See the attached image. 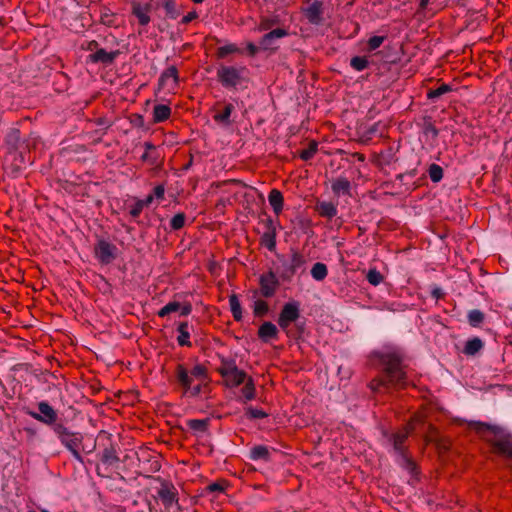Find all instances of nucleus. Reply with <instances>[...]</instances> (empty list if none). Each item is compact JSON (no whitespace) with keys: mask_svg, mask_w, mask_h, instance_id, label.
<instances>
[{"mask_svg":"<svg viewBox=\"0 0 512 512\" xmlns=\"http://www.w3.org/2000/svg\"><path fill=\"white\" fill-rule=\"evenodd\" d=\"M386 36H373L368 40V50L373 51L379 48L385 41Z\"/></svg>","mask_w":512,"mask_h":512,"instance_id":"55","label":"nucleus"},{"mask_svg":"<svg viewBox=\"0 0 512 512\" xmlns=\"http://www.w3.org/2000/svg\"><path fill=\"white\" fill-rule=\"evenodd\" d=\"M160 487L157 489L156 499H159L164 506L165 510H170L173 506H177V510H180L179 506V493L175 485L165 479L158 478Z\"/></svg>","mask_w":512,"mask_h":512,"instance_id":"6","label":"nucleus"},{"mask_svg":"<svg viewBox=\"0 0 512 512\" xmlns=\"http://www.w3.org/2000/svg\"><path fill=\"white\" fill-rule=\"evenodd\" d=\"M153 199L154 195L149 194L145 199L139 201L143 204L144 207H147L153 202Z\"/></svg>","mask_w":512,"mask_h":512,"instance_id":"64","label":"nucleus"},{"mask_svg":"<svg viewBox=\"0 0 512 512\" xmlns=\"http://www.w3.org/2000/svg\"><path fill=\"white\" fill-rule=\"evenodd\" d=\"M190 374L192 376V379L196 378L204 380L207 378V368L202 364H198L193 367V369L190 371Z\"/></svg>","mask_w":512,"mask_h":512,"instance_id":"52","label":"nucleus"},{"mask_svg":"<svg viewBox=\"0 0 512 512\" xmlns=\"http://www.w3.org/2000/svg\"><path fill=\"white\" fill-rule=\"evenodd\" d=\"M290 256V260H286L284 256H277L281 261L278 268L279 277L284 282H290L299 269L305 270L306 258L298 249L290 248Z\"/></svg>","mask_w":512,"mask_h":512,"instance_id":"3","label":"nucleus"},{"mask_svg":"<svg viewBox=\"0 0 512 512\" xmlns=\"http://www.w3.org/2000/svg\"><path fill=\"white\" fill-rule=\"evenodd\" d=\"M53 431L57 434L61 443L72 453L73 457L83 463V457L80 452L83 436L78 432H71L63 424L55 425Z\"/></svg>","mask_w":512,"mask_h":512,"instance_id":"4","label":"nucleus"},{"mask_svg":"<svg viewBox=\"0 0 512 512\" xmlns=\"http://www.w3.org/2000/svg\"><path fill=\"white\" fill-rule=\"evenodd\" d=\"M180 307H181V304L179 302H176V301L169 302L159 310L158 316L165 317L172 312L178 311L180 309Z\"/></svg>","mask_w":512,"mask_h":512,"instance_id":"48","label":"nucleus"},{"mask_svg":"<svg viewBox=\"0 0 512 512\" xmlns=\"http://www.w3.org/2000/svg\"><path fill=\"white\" fill-rule=\"evenodd\" d=\"M171 108L168 105L158 104L153 108V122L160 123L169 119Z\"/></svg>","mask_w":512,"mask_h":512,"instance_id":"25","label":"nucleus"},{"mask_svg":"<svg viewBox=\"0 0 512 512\" xmlns=\"http://www.w3.org/2000/svg\"><path fill=\"white\" fill-rule=\"evenodd\" d=\"M416 420H418L417 417L412 418L409 421V423L406 425V427H404L401 431L394 433L392 435L394 449L396 451H398L399 453H401L402 455L405 454V448L403 445H404L405 441L407 440L410 432L414 430V422Z\"/></svg>","mask_w":512,"mask_h":512,"instance_id":"15","label":"nucleus"},{"mask_svg":"<svg viewBox=\"0 0 512 512\" xmlns=\"http://www.w3.org/2000/svg\"><path fill=\"white\" fill-rule=\"evenodd\" d=\"M246 49L251 57H254L258 53V51L261 50L260 45L256 46L252 42L247 43Z\"/></svg>","mask_w":512,"mask_h":512,"instance_id":"60","label":"nucleus"},{"mask_svg":"<svg viewBox=\"0 0 512 512\" xmlns=\"http://www.w3.org/2000/svg\"><path fill=\"white\" fill-rule=\"evenodd\" d=\"M369 365L380 371L368 384L373 392L384 389H402L407 384L404 354L396 348L374 350L368 355Z\"/></svg>","mask_w":512,"mask_h":512,"instance_id":"1","label":"nucleus"},{"mask_svg":"<svg viewBox=\"0 0 512 512\" xmlns=\"http://www.w3.org/2000/svg\"><path fill=\"white\" fill-rule=\"evenodd\" d=\"M100 22L108 27L115 23V14L108 8H104L101 12Z\"/></svg>","mask_w":512,"mask_h":512,"instance_id":"46","label":"nucleus"},{"mask_svg":"<svg viewBox=\"0 0 512 512\" xmlns=\"http://www.w3.org/2000/svg\"><path fill=\"white\" fill-rule=\"evenodd\" d=\"M404 462H405V468L411 473L416 474L417 473V465L416 463L409 457H407L405 454L403 455Z\"/></svg>","mask_w":512,"mask_h":512,"instance_id":"57","label":"nucleus"},{"mask_svg":"<svg viewBox=\"0 0 512 512\" xmlns=\"http://www.w3.org/2000/svg\"><path fill=\"white\" fill-rule=\"evenodd\" d=\"M483 346L482 340L478 337H474L466 342L463 353L468 356H473L478 353Z\"/></svg>","mask_w":512,"mask_h":512,"instance_id":"30","label":"nucleus"},{"mask_svg":"<svg viewBox=\"0 0 512 512\" xmlns=\"http://www.w3.org/2000/svg\"><path fill=\"white\" fill-rule=\"evenodd\" d=\"M38 410L39 412L27 411V414L41 423L52 426V428L59 424L57 422V412L47 402L38 403Z\"/></svg>","mask_w":512,"mask_h":512,"instance_id":"8","label":"nucleus"},{"mask_svg":"<svg viewBox=\"0 0 512 512\" xmlns=\"http://www.w3.org/2000/svg\"><path fill=\"white\" fill-rule=\"evenodd\" d=\"M366 278L368 282L374 286L380 284L384 279L383 275L376 269H370L366 275Z\"/></svg>","mask_w":512,"mask_h":512,"instance_id":"50","label":"nucleus"},{"mask_svg":"<svg viewBox=\"0 0 512 512\" xmlns=\"http://www.w3.org/2000/svg\"><path fill=\"white\" fill-rule=\"evenodd\" d=\"M239 49L235 44H228L217 49V57L224 58L229 54L238 52Z\"/></svg>","mask_w":512,"mask_h":512,"instance_id":"53","label":"nucleus"},{"mask_svg":"<svg viewBox=\"0 0 512 512\" xmlns=\"http://www.w3.org/2000/svg\"><path fill=\"white\" fill-rule=\"evenodd\" d=\"M141 468L145 472L153 473V472H157L160 470L161 464H160L157 456L148 455V458L142 462Z\"/></svg>","mask_w":512,"mask_h":512,"instance_id":"34","label":"nucleus"},{"mask_svg":"<svg viewBox=\"0 0 512 512\" xmlns=\"http://www.w3.org/2000/svg\"><path fill=\"white\" fill-rule=\"evenodd\" d=\"M250 458L252 460L262 459L264 461L270 460V452L264 445H256L250 451Z\"/></svg>","mask_w":512,"mask_h":512,"instance_id":"31","label":"nucleus"},{"mask_svg":"<svg viewBox=\"0 0 512 512\" xmlns=\"http://www.w3.org/2000/svg\"><path fill=\"white\" fill-rule=\"evenodd\" d=\"M317 151H318V143L316 141H311V142H309L308 147L306 149H303L299 153V157L304 161H308L315 156Z\"/></svg>","mask_w":512,"mask_h":512,"instance_id":"39","label":"nucleus"},{"mask_svg":"<svg viewBox=\"0 0 512 512\" xmlns=\"http://www.w3.org/2000/svg\"><path fill=\"white\" fill-rule=\"evenodd\" d=\"M269 203L276 215H279L283 210L284 198L282 193L277 189H272L268 195Z\"/></svg>","mask_w":512,"mask_h":512,"instance_id":"21","label":"nucleus"},{"mask_svg":"<svg viewBox=\"0 0 512 512\" xmlns=\"http://www.w3.org/2000/svg\"><path fill=\"white\" fill-rule=\"evenodd\" d=\"M198 17L196 11H192V12H189L187 15H185L182 20H181V23L182 24H188L190 23L192 20L196 19Z\"/></svg>","mask_w":512,"mask_h":512,"instance_id":"61","label":"nucleus"},{"mask_svg":"<svg viewBox=\"0 0 512 512\" xmlns=\"http://www.w3.org/2000/svg\"><path fill=\"white\" fill-rule=\"evenodd\" d=\"M143 208V204L137 200L136 203L131 207L129 213L133 218H137L141 214Z\"/></svg>","mask_w":512,"mask_h":512,"instance_id":"58","label":"nucleus"},{"mask_svg":"<svg viewBox=\"0 0 512 512\" xmlns=\"http://www.w3.org/2000/svg\"><path fill=\"white\" fill-rule=\"evenodd\" d=\"M246 67L220 66L217 70V79L225 88H236L246 80L244 74Z\"/></svg>","mask_w":512,"mask_h":512,"instance_id":"5","label":"nucleus"},{"mask_svg":"<svg viewBox=\"0 0 512 512\" xmlns=\"http://www.w3.org/2000/svg\"><path fill=\"white\" fill-rule=\"evenodd\" d=\"M170 78L173 79V81L176 85L178 84V82H179L178 69L174 65L169 66L162 72V74L158 80L159 88L160 89L164 88L167 80Z\"/></svg>","mask_w":512,"mask_h":512,"instance_id":"26","label":"nucleus"},{"mask_svg":"<svg viewBox=\"0 0 512 512\" xmlns=\"http://www.w3.org/2000/svg\"><path fill=\"white\" fill-rule=\"evenodd\" d=\"M258 337L265 343L278 337V329L272 322H264L258 329Z\"/></svg>","mask_w":512,"mask_h":512,"instance_id":"17","label":"nucleus"},{"mask_svg":"<svg viewBox=\"0 0 512 512\" xmlns=\"http://www.w3.org/2000/svg\"><path fill=\"white\" fill-rule=\"evenodd\" d=\"M301 12L310 24L320 25L323 22V1L315 0L307 7H301Z\"/></svg>","mask_w":512,"mask_h":512,"instance_id":"12","label":"nucleus"},{"mask_svg":"<svg viewBox=\"0 0 512 512\" xmlns=\"http://www.w3.org/2000/svg\"><path fill=\"white\" fill-rule=\"evenodd\" d=\"M451 90L452 89L448 84L443 83L438 88L429 90V92L427 93V97H428V99L433 100V99H436V98L442 96L443 94H445L447 92H450Z\"/></svg>","mask_w":512,"mask_h":512,"instance_id":"45","label":"nucleus"},{"mask_svg":"<svg viewBox=\"0 0 512 512\" xmlns=\"http://www.w3.org/2000/svg\"><path fill=\"white\" fill-rule=\"evenodd\" d=\"M432 296L435 298V299H441L444 297L445 293L442 291L441 288L439 287H436L432 290L431 292Z\"/></svg>","mask_w":512,"mask_h":512,"instance_id":"63","label":"nucleus"},{"mask_svg":"<svg viewBox=\"0 0 512 512\" xmlns=\"http://www.w3.org/2000/svg\"><path fill=\"white\" fill-rule=\"evenodd\" d=\"M121 54L120 50L107 52L105 49H97L94 53L88 55V61L91 63H101L103 65H111L115 59Z\"/></svg>","mask_w":512,"mask_h":512,"instance_id":"14","label":"nucleus"},{"mask_svg":"<svg viewBox=\"0 0 512 512\" xmlns=\"http://www.w3.org/2000/svg\"><path fill=\"white\" fill-rule=\"evenodd\" d=\"M259 285L261 295L265 298H271L275 295L280 283L276 274L270 270L260 276Z\"/></svg>","mask_w":512,"mask_h":512,"instance_id":"11","label":"nucleus"},{"mask_svg":"<svg viewBox=\"0 0 512 512\" xmlns=\"http://www.w3.org/2000/svg\"><path fill=\"white\" fill-rule=\"evenodd\" d=\"M116 252L117 247L104 239L98 240L94 247L96 258L101 264L105 265L110 264L116 259Z\"/></svg>","mask_w":512,"mask_h":512,"instance_id":"9","label":"nucleus"},{"mask_svg":"<svg viewBox=\"0 0 512 512\" xmlns=\"http://www.w3.org/2000/svg\"><path fill=\"white\" fill-rule=\"evenodd\" d=\"M328 270L324 263L317 262L312 266L311 275L317 281H322L327 277Z\"/></svg>","mask_w":512,"mask_h":512,"instance_id":"37","label":"nucleus"},{"mask_svg":"<svg viewBox=\"0 0 512 512\" xmlns=\"http://www.w3.org/2000/svg\"><path fill=\"white\" fill-rule=\"evenodd\" d=\"M245 415L250 419H263L268 417V414L265 411L253 407H248Z\"/></svg>","mask_w":512,"mask_h":512,"instance_id":"54","label":"nucleus"},{"mask_svg":"<svg viewBox=\"0 0 512 512\" xmlns=\"http://www.w3.org/2000/svg\"><path fill=\"white\" fill-rule=\"evenodd\" d=\"M181 315L187 316L192 311V305L190 303H185L184 305H181Z\"/></svg>","mask_w":512,"mask_h":512,"instance_id":"62","label":"nucleus"},{"mask_svg":"<svg viewBox=\"0 0 512 512\" xmlns=\"http://www.w3.org/2000/svg\"><path fill=\"white\" fill-rule=\"evenodd\" d=\"M101 461L103 464L108 466L115 465L120 461L114 445L110 444L108 447H105L101 456Z\"/></svg>","mask_w":512,"mask_h":512,"instance_id":"24","label":"nucleus"},{"mask_svg":"<svg viewBox=\"0 0 512 512\" xmlns=\"http://www.w3.org/2000/svg\"><path fill=\"white\" fill-rule=\"evenodd\" d=\"M175 377L179 385L183 388L184 393L190 391L193 379L190 372L183 364H177Z\"/></svg>","mask_w":512,"mask_h":512,"instance_id":"16","label":"nucleus"},{"mask_svg":"<svg viewBox=\"0 0 512 512\" xmlns=\"http://www.w3.org/2000/svg\"><path fill=\"white\" fill-rule=\"evenodd\" d=\"M350 65L357 71L366 69L369 65V61L365 56H355L350 60Z\"/></svg>","mask_w":512,"mask_h":512,"instance_id":"43","label":"nucleus"},{"mask_svg":"<svg viewBox=\"0 0 512 512\" xmlns=\"http://www.w3.org/2000/svg\"><path fill=\"white\" fill-rule=\"evenodd\" d=\"M162 6L165 9L166 16L171 19H176L181 14L175 0H162Z\"/></svg>","mask_w":512,"mask_h":512,"instance_id":"35","label":"nucleus"},{"mask_svg":"<svg viewBox=\"0 0 512 512\" xmlns=\"http://www.w3.org/2000/svg\"><path fill=\"white\" fill-rule=\"evenodd\" d=\"M264 225L265 231L260 237V244L266 247L269 251L274 252L276 250V227L274 221L270 216H266L261 220Z\"/></svg>","mask_w":512,"mask_h":512,"instance_id":"10","label":"nucleus"},{"mask_svg":"<svg viewBox=\"0 0 512 512\" xmlns=\"http://www.w3.org/2000/svg\"><path fill=\"white\" fill-rule=\"evenodd\" d=\"M229 304H230V309H231L234 320L241 321L242 320V308H241L240 301L236 294H232L229 296Z\"/></svg>","mask_w":512,"mask_h":512,"instance_id":"32","label":"nucleus"},{"mask_svg":"<svg viewBox=\"0 0 512 512\" xmlns=\"http://www.w3.org/2000/svg\"><path fill=\"white\" fill-rule=\"evenodd\" d=\"M247 374L243 370H239L236 367V371H233L229 376H224V382L227 387H237L245 382Z\"/></svg>","mask_w":512,"mask_h":512,"instance_id":"20","label":"nucleus"},{"mask_svg":"<svg viewBox=\"0 0 512 512\" xmlns=\"http://www.w3.org/2000/svg\"><path fill=\"white\" fill-rule=\"evenodd\" d=\"M165 193V187L163 184H159L154 187L152 195L156 197L157 199H163Z\"/></svg>","mask_w":512,"mask_h":512,"instance_id":"59","label":"nucleus"},{"mask_svg":"<svg viewBox=\"0 0 512 512\" xmlns=\"http://www.w3.org/2000/svg\"><path fill=\"white\" fill-rule=\"evenodd\" d=\"M269 311L268 303L264 300H257L254 304V315L256 317H263Z\"/></svg>","mask_w":512,"mask_h":512,"instance_id":"49","label":"nucleus"},{"mask_svg":"<svg viewBox=\"0 0 512 512\" xmlns=\"http://www.w3.org/2000/svg\"><path fill=\"white\" fill-rule=\"evenodd\" d=\"M234 110V106L231 103H227L221 113H217L213 116V120L219 124L225 126L231 125L230 116Z\"/></svg>","mask_w":512,"mask_h":512,"instance_id":"28","label":"nucleus"},{"mask_svg":"<svg viewBox=\"0 0 512 512\" xmlns=\"http://www.w3.org/2000/svg\"><path fill=\"white\" fill-rule=\"evenodd\" d=\"M288 35V31L284 28H276L263 35L260 39V48L263 51L275 52L278 49L276 40Z\"/></svg>","mask_w":512,"mask_h":512,"instance_id":"13","label":"nucleus"},{"mask_svg":"<svg viewBox=\"0 0 512 512\" xmlns=\"http://www.w3.org/2000/svg\"><path fill=\"white\" fill-rule=\"evenodd\" d=\"M422 130L425 135L431 134L432 139H436L439 134V130L436 128L430 117L423 119Z\"/></svg>","mask_w":512,"mask_h":512,"instance_id":"40","label":"nucleus"},{"mask_svg":"<svg viewBox=\"0 0 512 512\" xmlns=\"http://www.w3.org/2000/svg\"><path fill=\"white\" fill-rule=\"evenodd\" d=\"M300 318V309H299V303L294 302H288L285 303L279 313L277 323L279 327L284 331L287 330L288 327L292 323H295Z\"/></svg>","mask_w":512,"mask_h":512,"instance_id":"7","label":"nucleus"},{"mask_svg":"<svg viewBox=\"0 0 512 512\" xmlns=\"http://www.w3.org/2000/svg\"><path fill=\"white\" fill-rule=\"evenodd\" d=\"M294 324L295 325L293 328L288 327L287 330H284V332L286 333L287 337L292 338L294 340H299L302 338L305 332V323L295 322Z\"/></svg>","mask_w":512,"mask_h":512,"instance_id":"36","label":"nucleus"},{"mask_svg":"<svg viewBox=\"0 0 512 512\" xmlns=\"http://www.w3.org/2000/svg\"><path fill=\"white\" fill-rule=\"evenodd\" d=\"M428 174L431 181L437 183L443 178V169L440 165L432 163L428 168Z\"/></svg>","mask_w":512,"mask_h":512,"instance_id":"42","label":"nucleus"},{"mask_svg":"<svg viewBox=\"0 0 512 512\" xmlns=\"http://www.w3.org/2000/svg\"><path fill=\"white\" fill-rule=\"evenodd\" d=\"M317 213L324 218L332 219L337 214V208L332 202H318L315 206Z\"/></svg>","mask_w":512,"mask_h":512,"instance_id":"22","label":"nucleus"},{"mask_svg":"<svg viewBox=\"0 0 512 512\" xmlns=\"http://www.w3.org/2000/svg\"><path fill=\"white\" fill-rule=\"evenodd\" d=\"M236 362L234 359H228L225 357H221L220 366L217 367V372L222 376H229L233 371H236Z\"/></svg>","mask_w":512,"mask_h":512,"instance_id":"29","label":"nucleus"},{"mask_svg":"<svg viewBox=\"0 0 512 512\" xmlns=\"http://www.w3.org/2000/svg\"><path fill=\"white\" fill-rule=\"evenodd\" d=\"M331 189L333 193L337 196L339 195H351V183L345 177H339L334 179L331 184Z\"/></svg>","mask_w":512,"mask_h":512,"instance_id":"19","label":"nucleus"},{"mask_svg":"<svg viewBox=\"0 0 512 512\" xmlns=\"http://www.w3.org/2000/svg\"><path fill=\"white\" fill-rule=\"evenodd\" d=\"M177 331L179 333L177 337V342L180 346H191L190 342V332H189V324L188 322H180L177 327Z\"/></svg>","mask_w":512,"mask_h":512,"instance_id":"27","label":"nucleus"},{"mask_svg":"<svg viewBox=\"0 0 512 512\" xmlns=\"http://www.w3.org/2000/svg\"><path fill=\"white\" fill-rule=\"evenodd\" d=\"M468 426L490 445L492 453L512 458V433L501 426L480 421H470Z\"/></svg>","mask_w":512,"mask_h":512,"instance_id":"2","label":"nucleus"},{"mask_svg":"<svg viewBox=\"0 0 512 512\" xmlns=\"http://www.w3.org/2000/svg\"><path fill=\"white\" fill-rule=\"evenodd\" d=\"M485 319V315L480 310L474 309L468 313V322L472 327H479Z\"/></svg>","mask_w":512,"mask_h":512,"instance_id":"41","label":"nucleus"},{"mask_svg":"<svg viewBox=\"0 0 512 512\" xmlns=\"http://www.w3.org/2000/svg\"><path fill=\"white\" fill-rule=\"evenodd\" d=\"M276 23L275 20L273 19H269V18H262L260 23H259V26H258V29L260 31H267V30H270L273 25Z\"/></svg>","mask_w":512,"mask_h":512,"instance_id":"56","label":"nucleus"},{"mask_svg":"<svg viewBox=\"0 0 512 512\" xmlns=\"http://www.w3.org/2000/svg\"><path fill=\"white\" fill-rule=\"evenodd\" d=\"M186 221V215L184 213H177L170 221V227L172 230H180L184 227Z\"/></svg>","mask_w":512,"mask_h":512,"instance_id":"47","label":"nucleus"},{"mask_svg":"<svg viewBox=\"0 0 512 512\" xmlns=\"http://www.w3.org/2000/svg\"><path fill=\"white\" fill-rule=\"evenodd\" d=\"M132 14L138 19V23L141 26H146L150 22V16L147 14V10L145 7H142L141 3L133 2L132 3Z\"/></svg>","mask_w":512,"mask_h":512,"instance_id":"23","label":"nucleus"},{"mask_svg":"<svg viewBox=\"0 0 512 512\" xmlns=\"http://www.w3.org/2000/svg\"><path fill=\"white\" fill-rule=\"evenodd\" d=\"M21 142V133L18 128H11L5 137V144L9 153H14L18 150Z\"/></svg>","mask_w":512,"mask_h":512,"instance_id":"18","label":"nucleus"},{"mask_svg":"<svg viewBox=\"0 0 512 512\" xmlns=\"http://www.w3.org/2000/svg\"><path fill=\"white\" fill-rule=\"evenodd\" d=\"M244 383H245V385L241 389L243 397L245 398L246 401L254 399L255 398L256 389H255V385H254L253 379L251 377H248L247 380H245Z\"/></svg>","mask_w":512,"mask_h":512,"instance_id":"38","label":"nucleus"},{"mask_svg":"<svg viewBox=\"0 0 512 512\" xmlns=\"http://www.w3.org/2000/svg\"><path fill=\"white\" fill-rule=\"evenodd\" d=\"M144 147L146 149L145 153L141 156L142 161H148L151 165L157 164V157L150 153L151 150H155V146L151 142H145Z\"/></svg>","mask_w":512,"mask_h":512,"instance_id":"44","label":"nucleus"},{"mask_svg":"<svg viewBox=\"0 0 512 512\" xmlns=\"http://www.w3.org/2000/svg\"><path fill=\"white\" fill-rule=\"evenodd\" d=\"M227 487V482L225 480H218L206 486L205 490L210 493L219 492L222 493L225 491Z\"/></svg>","mask_w":512,"mask_h":512,"instance_id":"51","label":"nucleus"},{"mask_svg":"<svg viewBox=\"0 0 512 512\" xmlns=\"http://www.w3.org/2000/svg\"><path fill=\"white\" fill-rule=\"evenodd\" d=\"M210 419H190L187 421V426L196 432H206L208 430Z\"/></svg>","mask_w":512,"mask_h":512,"instance_id":"33","label":"nucleus"}]
</instances>
